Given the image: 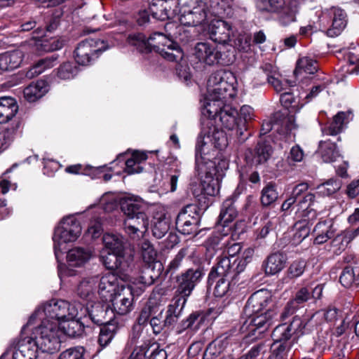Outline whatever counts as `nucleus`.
I'll list each match as a JSON object with an SVG mask.
<instances>
[{
  "label": "nucleus",
  "instance_id": "obj_1",
  "mask_svg": "<svg viewBox=\"0 0 359 359\" xmlns=\"http://www.w3.org/2000/svg\"><path fill=\"white\" fill-rule=\"evenodd\" d=\"M164 28L166 34L155 32L147 37L142 33H135L130 34L127 41L141 53L155 52L168 61L178 62L183 58L184 53L174 40L184 41L187 32L182 25L175 22H168Z\"/></svg>",
  "mask_w": 359,
  "mask_h": 359
},
{
  "label": "nucleus",
  "instance_id": "obj_2",
  "mask_svg": "<svg viewBox=\"0 0 359 359\" xmlns=\"http://www.w3.org/2000/svg\"><path fill=\"white\" fill-rule=\"evenodd\" d=\"M278 306L267 291L254 292L243 309L245 318H243L241 332L246 337H259L278 321Z\"/></svg>",
  "mask_w": 359,
  "mask_h": 359
},
{
  "label": "nucleus",
  "instance_id": "obj_3",
  "mask_svg": "<svg viewBox=\"0 0 359 359\" xmlns=\"http://www.w3.org/2000/svg\"><path fill=\"white\" fill-rule=\"evenodd\" d=\"M205 142L199 136L196 145L195 171L201 178L199 189H195L193 194L196 197L201 196H215L219 191V168L215 161H212L203 156Z\"/></svg>",
  "mask_w": 359,
  "mask_h": 359
},
{
  "label": "nucleus",
  "instance_id": "obj_4",
  "mask_svg": "<svg viewBox=\"0 0 359 359\" xmlns=\"http://www.w3.org/2000/svg\"><path fill=\"white\" fill-rule=\"evenodd\" d=\"M229 72L224 70L212 73L208 80V97L204 104L203 114H215L217 109L233 95V87L226 81Z\"/></svg>",
  "mask_w": 359,
  "mask_h": 359
},
{
  "label": "nucleus",
  "instance_id": "obj_5",
  "mask_svg": "<svg viewBox=\"0 0 359 359\" xmlns=\"http://www.w3.org/2000/svg\"><path fill=\"white\" fill-rule=\"evenodd\" d=\"M121 209L126 216L124 226L133 238H139L147 231L149 219L146 204L137 200L128 198L121 202Z\"/></svg>",
  "mask_w": 359,
  "mask_h": 359
},
{
  "label": "nucleus",
  "instance_id": "obj_6",
  "mask_svg": "<svg viewBox=\"0 0 359 359\" xmlns=\"http://www.w3.org/2000/svg\"><path fill=\"white\" fill-rule=\"evenodd\" d=\"M79 309H83L80 303L71 304L62 299H51L43 305L42 311L39 310L36 313L40 315L43 313L45 317L42 320H46L48 325L55 323L58 327L61 321L78 317Z\"/></svg>",
  "mask_w": 359,
  "mask_h": 359
},
{
  "label": "nucleus",
  "instance_id": "obj_7",
  "mask_svg": "<svg viewBox=\"0 0 359 359\" xmlns=\"http://www.w3.org/2000/svg\"><path fill=\"white\" fill-rule=\"evenodd\" d=\"M59 330L55 323L46 324L42 320L36 329L33 337L38 348L43 353L53 354L60 349V340L58 337Z\"/></svg>",
  "mask_w": 359,
  "mask_h": 359
},
{
  "label": "nucleus",
  "instance_id": "obj_8",
  "mask_svg": "<svg viewBox=\"0 0 359 359\" xmlns=\"http://www.w3.org/2000/svg\"><path fill=\"white\" fill-rule=\"evenodd\" d=\"M203 213V210L196 204L186 205L176 217V229L183 235H196Z\"/></svg>",
  "mask_w": 359,
  "mask_h": 359
},
{
  "label": "nucleus",
  "instance_id": "obj_9",
  "mask_svg": "<svg viewBox=\"0 0 359 359\" xmlns=\"http://www.w3.org/2000/svg\"><path fill=\"white\" fill-rule=\"evenodd\" d=\"M195 55L200 61L208 65L219 64L228 66L236 59L233 51L219 50L217 48L206 42H200L196 45Z\"/></svg>",
  "mask_w": 359,
  "mask_h": 359
},
{
  "label": "nucleus",
  "instance_id": "obj_10",
  "mask_svg": "<svg viewBox=\"0 0 359 359\" xmlns=\"http://www.w3.org/2000/svg\"><path fill=\"white\" fill-rule=\"evenodd\" d=\"M107 49V46L103 40L86 39L78 43L74 50V58L80 65H89Z\"/></svg>",
  "mask_w": 359,
  "mask_h": 359
},
{
  "label": "nucleus",
  "instance_id": "obj_11",
  "mask_svg": "<svg viewBox=\"0 0 359 359\" xmlns=\"http://www.w3.org/2000/svg\"><path fill=\"white\" fill-rule=\"evenodd\" d=\"M204 276L205 269L201 265L187 269L175 278L177 283L176 292L189 297Z\"/></svg>",
  "mask_w": 359,
  "mask_h": 359
},
{
  "label": "nucleus",
  "instance_id": "obj_12",
  "mask_svg": "<svg viewBox=\"0 0 359 359\" xmlns=\"http://www.w3.org/2000/svg\"><path fill=\"white\" fill-rule=\"evenodd\" d=\"M203 115L207 116L206 120L203 121V125L209 126L214 124L217 127H224L229 130H233L238 121V111L225 104L217 109L215 114L205 112V114Z\"/></svg>",
  "mask_w": 359,
  "mask_h": 359
},
{
  "label": "nucleus",
  "instance_id": "obj_13",
  "mask_svg": "<svg viewBox=\"0 0 359 359\" xmlns=\"http://www.w3.org/2000/svg\"><path fill=\"white\" fill-rule=\"evenodd\" d=\"M275 127L277 131L287 133L296 129L297 126L293 115L288 114L286 111H278L273 113L269 119L263 121L260 134L266 135Z\"/></svg>",
  "mask_w": 359,
  "mask_h": 359
},
{
  "label": "nucleus",
  "instance_id": "obj_14",
  "mask_svg": "<svg viewBox=\"0 0 359 359\" xmlns=\"http://www.w3.org/2000/svg\"><path fill=\"white\" fill-rule=\"evenodd\" d=\"M237 259L233 261L229 257L219 256L217 258L216 264L211 269L207 281V287L208 289L214 285L215 281L218 277L223 276L231 278L235 277L241 272H237Z\"/></svg>",
  "mask_w": 359,
  "mask_h": 359
},
{
  "label": "nucleus",
  "instance_id": "obj_15",
  "mask_svg": "<svg viewBox=\"0 0 359 359\" xmlns=\"http://www.w3.org/2000/svg\"><path fill=\"white\" fill-rule=\"evenodd\" d=\"M273 149L268 141H259L254 149H248L245 153V161L249 166L258 167L264 165L271 158Z\"/></svg>",
  "mask_w": 359,
  "mask_h": 359
},
{
  "label": "nucleus",
  "instance_id": "obj_16",
  "mask_svg": "<svg viewBox=\"0 0 359 359\" xmlns=\"http://www.w3.org/2000/svg\"><path fill=\"white\" fill-rule=\"evenodd\" d=\"M256 7L261 13H279L283 25L294 20V13L286 1H257Z\"/></svg>",
  "mask_w": 359,
  "mask_h": 359
},
{
  "label": "nucleus",
  "instance_id": "obj_17",
  "mask_svg": "<svg viewBox=\"0 0 359 359\" xmlns=\"http://www.w3.org/2000/svg\"><path fill=\"white\" fill-rule=\"evenodd\" d=\"M82 316L86 317L88 313L89 318L92 322L97 325H103L112 322L113 311L110 309L108 304H102L100 303H95L90 306L79 309Z\"/></svg>",
  "mask_w": 359,
  "mask_h": 359
},
{
  "label": "nucleus",
  "instance_id": "obj_18",
  "mask_svg": "<svg viewBox=\"0 0 359 359\" xmlns=\"http://www.w3.org/2000/svg\"><path fill=\"white\" fill-rule=\"evenodd\" d=\"M99 259L107 270L116 271L117 273L123 274L130 267L128 259L125 255L102 250Z\"/></svg>",
  "mask_w": 359,
  "mask_h": 359
},
{
  "label": "nucleus",
  "instance_id": "obj_19",
  "mask_svg": "<svg viewBox=\"0 0 359 359\" xmlns=\"http://www.w3.org/2000/svg\"><path fill=\"white\" fill-rule=\"evenodd\" d=\"M113 306V313L123 316L133 309V294L130 287H123L109 301Z\"/></svg>",
  "mask_w": 359,
  "mask_h": 359
},
{
  "label": "nucleus",
  "instance_id": "obj_20",
  "mask_svg": "<svg viewBox=\"0 0 359 359\" xmlns=\"http://www.w3.org/2000/svg\"><path fill=\"white\" fill-rule=\"evenodd\" d=\"M323 15H326L331 19L330 27L327 30L328 36L332 37L337 36L346 27L347 15L341 8L332 6L323 11Z\"/></svg>",
  "mask_w": 359,
  "mask_h": 359
},
{
  "label": "nucleus",
  "instance_id": "obj_21",
  "mask_svg": "<svg viewBox=\"0 0 359 359\" xmlns=\"http://www.w3.org/2000/svg\"><path fill=\"white\" fill-rule=\"evenodd\" d=\"M208 34L215 43L226 44L230 41L231 25L222 20H214L208 25Z\"/></svg>",
  "mask_w": 359,
  "mask_h": 359
},
{
  "label": "nucleus",
  "instance_id": "obj_22",
  "mask_svg": "<svg viewBox=\"0 0 359 359\" xmlns=\"http://www.w3.org/2000/svg\"><path fill=\"white\" fill-rule=\"evenodd\" d=\"M235 344L234 339L229 335L222 334L212 340L206 347L203 359H214L230 349Z\"/></svg>",
  "mask_w": 359,
  "mask_h": 359
},
{
  "label": "nucleus",
  "instance_id": "obj_23",
  "mask_svg": "<svg viewBox=\"0 0 359 359\" xmlns=\"http://www.w3.org/2000/svg\"><path fill=\"white\" fill-rule=\"evenodd\" d=\"M205 6H207L206 4H204L202 6H198L194 7L193 10L189 11L187 13L184 11L181 14V21L184 25L195 27L200 25L206 19L208 13L215 15L220 14L219 11L205 9Z\"/></svg>",
  "mask_w": 359,
  "mask_h": 359
},
{
  "label": "nucleus",
  "instance_id": "obj_24",
  "mask_svg": "<svg viewBox=\"0 0 359 359\" xmlns=\"http://www.w3.org/2000/svg\"><path fill=\"white\" fill-rule=\"evenodd\" d=\"M102 242L108 252L126 256L128 243L127 239L121 234L106 233L102 236Z\"/></svg>",
  "mask_w": 359,
  "mask_h": 359
},
{
  "label": "nucleus",
  "instance_id": "obj_25",
  "mask_svg": "<svg viewBox=\"0 0 359 359\" xmlns=\"http://www.w3.org/2000/svg\"><path fill=\"white\" fill-rule=\"evenodd\" d=\"M39 348L32 337L20 339L13 354V359H36Z\"/></svg>",
  "mask_w": 359,
  "mask_h": 359
},
{
  "label": "nucleus",
  "instance_id": "obj_26",
  "mask_svg": "<svg viewBox=\"0 0 359 359\" xmlns=\"http://www.w3.org/2000/svg\"><path fill=\"white\" fill-rule=\"evenodd\" d=\"M118 290V280L114 274H107L102 276L98 284V293L104 302H109Z\"/></svg>",
  "mask_w": 359,
  "mask_h": 359
},
{
  "label": "nucleus",
  "instance_id": "obj_27",
  "mask_svg": "<svg viewBox=\"0 0 359 359\" xmlns=\"http://www.w3.org/2000/svg\"><path fill=\"white\" fill-rule=\"evenodd\" d=\"M236 196L227 198L222 203L220 213L218 217V224L222 226H228L238 215V211L236 205Z\"/></svg>",
  "mask_w": 359,
  "mask_h": 359
},
{
  "label": "nucleus",
  "instance_id": "obj_28",
  "mask_svg": "<svg viewBox=\"0 0 359 359\" xmlns=\"http://www.w3.org/2000/svg\"><path fill=\"white\" fill-rule=\"evenodd\" d=\"M337 229L334 226L332 219H325L319 221L313 229V233L316 234L314 243L323 244L328 240L335 238Z\"/></svg>",
  "mask_w": 359,
  "mask_h": 359
},
{
  "label": "nucleus",
  "instance_id": "obj_29",
  "mask_svg": "<svg viewBox=\"0 0 359 359\" xmlns=\"http://www.w3.org/2000/svg\"><path fill=\"white\" fill-rule=\"evenodd\" d=\"M206 314L202 311L192 312L187 318L182 320L175 327V333L180 334L187 330L197 331L204 323Z\"/></svg>",
  "mask_w": 359,
  "mask_h": 359
},
{
  "label": "nucleus",
  "instance_id": "obj_30",
  "mask_svg": "<svg viewBox=\"0 0 359 359\" xmlns=\"http://www.w3.org/2000/svg\"><path fill=\"white\" fill-rule=\"evenodd\" d=\"M78 238V229L73 230L67 229L61 222L60 226L55 229L53 236L54 242V250L56 259H58L59 253L60 252V245L62 243L72 242Z\"/></svg>",
  "mask_w": 359,
  "mask_h": 359
},
{
  "label": "nucleus",
  "instance_id": "obj_31",
  "mask_svg": "<svg viewBox=\"0 0 359 359\" xmlns=\"http://www.w3.org/2000/svg\"><path fill=\"white\" fill-rule=\"evenodd\" d=\"M286 261L287 257L283 252H276L270 254L262 264L265 274L272 276L279 273L285 268Z\"/></svg>",
  "mask_w": 359,
  "mask_h": 359
},
{
  "label": "nucleus",
  "instance_id": "obj_32",
  "mask_svg": "<svg viewBox=\"0 0 359 359\" xmlns=\"http://www.w3.org/2000/svg\"><path fill=\"white\" fill-rule=\"evenodd\" d=\"M163 271V266L161 262L145 264L140 277V282L146 286L153 285L161 276Z\"/></svg>",
  "mask_w": 359,
  "mask_h": 359
},
{
  "label": "nucleus",
  "instance_id": "obj_33",
  "mask_svg": "<svg viewBox=\"0 0 359 359\" xmlns=\"http://www.w3.org/2000/svg\"><path fill=\"white\" fill-rule=\"evenodd\" d=\"M18 111L16 100L11 97H0V123H6L11 120Z\"/></svg>",
  "mask_w": 359,
  "mask_h": 359
},
{
  "label": "nucleus",
  "instance_id": "obj_34",
  "mask_svg": "<svg viewBox=\"0 0 359 359\" xmlns=\"http://www.w3.org/2000/svg\"><path fill=\"white\" fill-rule=\"evenodd\" d=\"M22 53L19 50L0 54V69L11 71L18 68L22 61Z\"/></svg>",
  "mask_w": 359,
  "mask_h": 359
},
{
  "label": "nucleus",
  "instance_id": "obj_35",
  "mask_svg": "<svg viewBox=\"0 0 359 359\" xmlns=\"http://www.w3.org/2000/svg\"><path fill=\"white\" fill-rule=\"evenodd\" d=\"M90 258V252L83 248H74L69 250L67 261L69 266L79 267L86 263Z\"/></svg>",
  "mask_w": 359,
  "mask_h": 359
},
{
  "label": "nucleus",
  "instance_id": "obj_36",
  "mask_svg": "<svg viewBox=\"0 0 359 359\" xmlns=\"http://www.w3.org/2000/svg\"><path fill=\"white\" fill-rule=\"evenodd\" d=\"M319 154L325 163H332L340 156L336 143L331 140H321L319 142Z\"/></svg>",
  "mask_w": 359,
  "mask_h": 359
},
{
  "label": "nucleus",
  "instance_id": "obj_37",
  "mask_svg": "<svg viewBox=\"0 0 359 359\" xmlns=\"http://www.w3.org/2000/svg\"><path fill=\"white\" fill-rule=\"evenodd\" d=\"M48 92V86L44 81H38L26 87L23 90L24 97L29 102H34L42 97Z\"/></svg>",
  "mask_w": 359,
  "mask_h": 359
},
{
  "label": "nucleus",
  "instance_id": "obj_38",
  "mask_svg": "<svg viewBox=\"0 0 359 359\" xmlns=\"http://www.w3.org/2000/svg\"><path fill=\"white\" fill-rule=\"evenodd\" d=\"M345 59L349 64L347 72L350 74L359 73V44L351 43V46L344 49Z\"/></svg>",
  "mask_w": 359,
  "mask_h": 359
},
{
  "label": "nucleus",
  "instance_id": "obj_39",
  "mask_svg": "<svg viewBox=\"0 0 359 359\" xmlns=\"http://www.w3.org/2000/svg\"><path fill=\"white\" fill-rule=\"evenodd\" d=\"M82 315L79 310L78 317L66 320L67 323L62 326L64 333L72 338L81 337L84 332L83 323L81 321Z\"/></svg>",
  "mask_w": 359,
  "mask_h": 359
},
{
  "label": "nucleus",
  "instance_id": "obj_40",
  "mask_svg": "<svg viewBox=\"0 0 359 359\" xmlns=\"http://www.w3.org/2000/svg\"><path fill=\"white\" fill-rule=\"evenodd\" d=\"M170 220L165 215L154 217L151 224L152 235L157 239L162 238L170 230Z\"/></svg>",
  "mask_w": 359,
  "mask_h": 359
},
{
  "label": "nucleus",
  "instance_id": "obj_41",
  "mask_svg": "<svg viewBox=\"0 0 359 359\" xmlns=\"http://www.w3.org/2000/svg\"><path fill=\"white\" fill-rule=\"evenodd\" d=\"M147 156L144 153L134 152L132 156L126 160L125 162V172L128 175L140 173L142 172L143 168L140 165L142 161H146Z\"/></svg>",
  "mask_w": 359,
  "mask_h": 359
},
{
  "label": "nucleus",
  "instance_id": "obj_42",
  "mask_svg": "<svg viewBox=\"0 0 359 359\" xmlns=\"http://www.w3.org/2000/svg\"><path fill=\"white\" fill-rule=\"evenodd\" d=\"M101 326L97 341L100 346L104 348L113 339L118 330V326L114 322H111Z\"/></svg>",
  "mask_w": 359,
  "mask_h": 359
},
{
  "label": "nucleus",
  "instance_id": "obj_43",
  "mask_svg": "<svg viewBox=\"0 0 359 359\" xmlns=\"http://www.w3.org/2000/svg\"><path fill=\"white\" fill-rule=\"evenodd\" d=\"M97 277L83 279L77 287L78 296L84 300H91L94 296V288L97 281Z\"/></svg>",
  "mask_w": 359,
  "mask_h": 359
},
{
  "label": "nucleus",
  "instance_id": "obj_44",
  "mask_svg": "<svg viewBox=\"0 0 359 359\" xmlns=\"http://www.w3.org/2000/svg\"><path fill=\"white\" fill-rule=\"evenodd\" d=\"M318 69V65L316 60L309 57H303L299 58L296 65V68L294 70V74L297 76L303 72L306 74H313Z\"/></svg>",
  "mask_w": 359,
  "mask_h": 359
},
{
  "label": "nucleus",
  "instance_id": "obj_45",
  "mask_svg": "<svg viewBox=\"0 0 359 359\" xmlns=\"http://www.w3.org/2000/svg\"><path fill=\"white\" fill-rule=\"evenodd\" d=\"M346 114L343 111L338 112L334 117L332 121L322 129L324 135L336 136L343 129Z\"/></svg>",
  "mask_w": 359,
  "mask_h": 359
},
{
  "label": "nucleus",
  "instance_id": "obj_46",
  "mask_svg": "<svg viewBox=\"0 0 359 359\" xmlns=\"http://www.w3.org/2000/svg\"><path fill=\"white\" fill-rule=\"evenodd\" d=\"M311 319V318L309 317L294 316L292 318V320L290 324H288L293 335H295L297 337H299L308 332L309 329L307 327Z\"/></svg>",
  "mask_w": 359,
  "mask_h": 359
},
{
  "label": "nucleus",
  "instance_id": "obj_47",
  "mask_svg": "<svg viewBox=\"0 0 359 359\" xmlns=\"http://www.w3.org/2000/svg\"><path fill=\"white\" fill-rule=\"evenodd\" d=\"M209 127L208 135L212 133V143L219 150L225 149L228 145V140L226 133L219 130L214 124L208 126ZM208 137H210L209 136Z\"/></svg>",
  "mask_w": 359,
  "mask_h": 359
},
{
  "label": "nucleus",
  "instance_id": "obj_48",
  "mask_svg": "<svg viewBox=\"0 0 359 359\" xmlns=\"http://www.w3.org/2000/svg\"><path fill=\"white\" fill-rule=\"evenodd\" d=\"M62 15V11H56L46 22L44 29L38 28L34 32L38 34H41L40 36L41 39L48 37V34H53L60 25V17ZM38 37H39V36Z\"/></svg>",
  "mask_w": 359,
  "mask_h": 359
},
{
  "label": "nucleus",
  "instance_id": "obj_49",
  "mask_svg": "<svg viewBox=\"0 0 359 359\" xmlns=\"http://www.w3.org/2000/svg\"><path fill=\"white\" fill-rule=\"evenodd\" d=\"M294 233H293L290 243L292 245L300 244L306 237L309 236L311 229L305 222H297L294 225Z\"/></svg>",
  "mask_w": 359,
  "mask_h": 359
},
{
  "label": "nucleus",
  "instance_id": "obj_50",
  "mask_svg": "<svg viewBox=\"0 0 359 359\" xmlns=\"http://www.w3.org/2000/svg\"><path fill=\"white\" fill-rule=\"evenodd\" d=\"M278 194L276 191L275 184L272 183L265 186L261 192V204L263 207L272 205L278 199Z\"/></svg>",
  "mask_w": 359,
  "mask_h": 359
},
{
  "label": "nucleus",
  "instance_id": "obj_51",
  "mask_svg": "<svg viewBox=\"0 0 359 359\" xmlns=\"http://www.w3.org/2000/svg\"><path fill=\"white\" fill-rule=\"evenodd\" d=\"M57 57H47L39 60L27 73L29 77H34L41 74L46 69L53 67Z\"/></svg>",
  "mask_w": 359,
  "mask_h": 359
},
{
  "label": "nucleus",
  "instance_id": "obj_52",
  "mask_svg": "<svg viewBox=\"0 0 359 359\" xmlns=\"http://www.w3.org/2000/svg\"><path fill=\"white\" fill-rule=\"evenodd\" d=\"M293 334L287 323L278 325L272 332V339L277 342H290Z\"/></svg>",
  "mask_w": 359,
  "mask_h": 359
},
{
  "label": "nucleus",
  "instance_id": "obj_53",
  "mask_svg": "<svg viewBox=\"0 0 359 359\" xmlns=\"http://www.w3.org/2000/svg\"><path fill=\"white\" fill-rule=\"evenodd\" d=\"M341 187V181L331 178L318 186V192L323 196H329L337 192Z\"/></svg>",
  "mask_w": 359,
  "mask_h": 359
},
{
  "label": "nucleus",
  "instance_id": "obj_54",
  "mask_svg": "<svg viewBox=\"0 0 359 359\" xmlns=\"http://www.w3.org/2000/svg\"><path fill=\"white\" fill-rule=\"evenodd\" d=\"M65 41L63 39L51 38V41L46 39H39L36 43L37 49L45 52H51L62 48Z\"/></svg>",
  "mask_w": 359,
  "mask_h": 359
},
{
  "label": "nucleus",
  "instance_id": "obj_55",
  "mask_svg": "<svg viewBox=\"0 0 359 359\" xmlns=\"http://www.w3.org/2000/svg\"><path fill=\"white\" fill-rule=\"evenodd\" d=\"M79 72V69L75 64L66 62L60 65L57 69V76L59 79L69 80L74 79Z\"/></svg>",
  "mask_w": 359,
  "mask_h": 359
},
{
  "label": "nucleus",
  "instance_id": "obj_56",
  "mask_svg": "<svg viewBox=\"0 0 359 359\" xmlns=\"http://www.w3.org/2000/svg\"><path fill=\"white\" fill-rule=\"evenodd\" d=\"M291 342H273L271 350V353L268 359H286L287 353L290 349Z\"/></svg>",
  "mask_w": 359,
  "mask_h": 359
},
{
  "label": "nucleus",
  "instance_id": "obj_57",
  "mask_svg": "<svg viewBox=\"0 0 359 359\" xmlns=\"http://www.w3.org/2000/svg\"><path fill=\"white\" fill-rule=\"evenodd\" d=\"M150 13L152 17L156 20L164 21L169 19L175 11H171L167 6L161 4L160 6L156 2H153L149 7Z\"/></svg>",
  "mask_w": 359,
  "mask_h": 359
},
{
  "label": "nucleus",
  "instance_id": "obj_58",
  "mask_svg": "<svg viewBox=\"0 0 359 359\" xmlns=\"http://www.w3.org/2000/svg\"><path fill=\"white\" fill-rule=\"evenodd\" d=\"M140 245L142 257L146 264L160 262L156 260V251L149 241L144 240Z\"/></svg>",
  "mask_w": 359,
  "mask_h": 359
},
{
  "label": "nucleus",
  "instance_id": "obj_59",
  "mask_svg": "<svg viewBox=\"0 0 359 359\" xmlns=\"http://www.w3.org/2000/svg\"><path fill=\"white\" fill-rule=\"evenodd\" d=\"M233 278L220 276L215 281L213 294L215 297H222L226 295L231 290V281Z\"/></svg>",
  "mask_w": 359,
  "mask_h": 359
},
{
  "label": "nucleus",
  "instance_id": "obj_60",
  "mask_svg": "<svg viewBox=\"0 0 359 359\" xmlns=\"http://www.w3.org/2000/svg\"><path fill=\"white\" fill-rule=\"evenodd\" d=\"M257 245L254 243L253 246L246 248L242 253L241 258H236L237 272H243L246 266L252 262L255 251Z\"/></svg>",
  "mask_w": 359,
  "mask_h": 359
},
{
  "label": "nucleus",
  "instance_id": "obj_61",
  "mask_svg": "<svg viewBox=\"0 0 359 359\" xmlns=\"http://www.w3.org/2000/svg\"><path fill=\"white\" fill-rule=\"evenodd\" d=\"M189 297L176 292L171 300L170 304L168 306V311L181 316L182 311L187 303Z\"/></svg>",
  "mask_w": 359,
  "mask_h": 359
},
{
  "label": "nucleus",
  "instance_id": "obj_62",
  "mask_svg": "<svg viewBox=\"0 0 359 359\" xmlns=\"http://www.w3.org/2000/svg\"><path fill=\"white\" fill-rule=\"evenodd\" d=\"M187 254V249L182 248L174 257V258L169 262L165 269L166 273L172 275L175 273L182 266V262Z\"/></svg>",
  "mask_w": 359,
  "mask_h": 359
},
{
  "label": "nucleus",
  "instance_id": "obj_63",
  "mask_svg": "<svg viewBox=\"0 0 359 359\" xmlns=\"http://www.w3.org/2000/svg\"><path fill=\"white\" fill-rule=\"evenodd\" d=\"M315 195L312 193H306L304 196L297 199V204L294 206L296 208V214L306 209L315 206Z\"/></svg>",
  "mask_w": 359,
  "mask_h": 359
},
{
  "label": "nucleus",
  "instance_id": "obj_64",
  "mask_svg": "<svg viewBox=\"0 0 359 359\" xmlns=\"http://www.w3.org/2000/svg\"><path fill=\"white\" fill-rule=\"evenodd\" d=\"M85 349L82 346L70 348L62 352L58 359H84Z\"/></svg>",
  "mask_w": 359,
  "mask_h": 359
}]
</instances>
